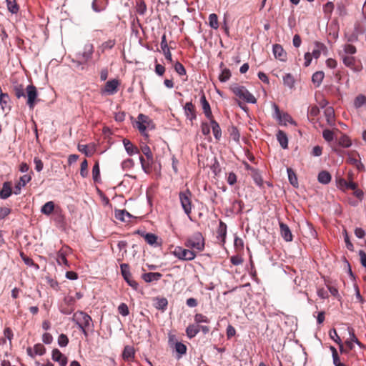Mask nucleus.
Instances as JSON below:
<instances>
[{"instance_id":"obj_47","label":"nucleus","mask_w":366,"mask_h":366,"mask_svg":"<svg viewBox=\"0 0 366 366\" xmlns=\"http://www.w3.org/2000/svg\"><path fill=\"white\" fill-rule=\"evenodd\" d=\"M209 26L212 28H213L214 29H218V27H219V22H218V17H217V14H211L209 16Z\"/></svg>"},{"instance_id":"obj_62","label":"nucleus","mask_w":366,"mask_h":366,"mask_svg":"<svg viewBox=\"0 0 366 366\" xmlns=\"http://www.w3.org/2000/svg\"><path fill=\"white\" fill-rule=\"evenodd\" d=\"M175 350L179 354L184 355L187 352V347L183 343L178 342L175 344Z\"/></svg>"},{"instance_id":"obj_46","label":"nucleus","mask_w":366,"mask_h":366,"mask_svg":"<svg viewBox=\"0 0 366 366\" xmlns=\"http://www.w3.org/2000/svg\"><path fill=\"white\" fill-rule=\"evenodd\" d=\"M9 101H10V98H9L8 94L1 92V94H0V104L3 109H4L5 107H9Z\"/></svg>"},{"instance_id":"obj_25","label":"nucleus","mask_w":366,"mask_h":366,"mask_svg":"<svg viewBox=\"0 0 366 366\" xmlns=\"http://www.w3.org/2000/svg\"><path fill=\"white\" fill-rule=\"evenodd\" d=\"M168 301L165 297H156L154 299V307L159 310L164 311L167 309Z\"/></svg>"},{"instance_id":"obj_52","label":"nucleus","mask_w":366,"mask_h":366,"mask_svg":"<svg viewBox=\"0 0 366 366\" xmlns=\"http://www.w3.org/2000/svg\"><path fill=\"white\" fill-rule=\"evenodd\" d=\"M174 69L175 71L179 75H186V69L182 64L179 61H177L174 65Z\"/></svg>"},{"instance_id":"obj_15","label":"nucleus","mask_w":366,"mask_h":366,"mask_svg":"<svg viewBox=\"0 0 366 366\" xmlns=\"http://www.w3.org/2000/svg\"><path fill=\"white\" fill-rule=\"evenodd\" d=\"M119 86V81L117 79H112L108 81L104 86V89L103 90L104 93L112 95L115 94L117 92V88Z\"/></svg>"},{"instance_id":"obj_12","label":"nucleus","mask_w":366,"mask_h":366,"mask_svg":"<svg viewBox=\"0 0 366 366\" xmlns=\"http://www.w3.org/2000/svg\"><path fill=\"white\" fill-rule=\"evenodd\" d=\"M200 104L202 105L203 113L204 114L205 117L208 119H212V118H214L210 105L208 101L207 100L204 92H202V96L200 97Z\"/></svg>"},{"instance_id":"obj_55","label":"nucleus","mask_w":366,"mask_h":366,"mask_svg":"<svg viewBox=\"0 0 366 366\" xmlns=\"http://www.w3.org/2000/svg\"><path fill=\"white\" fill-rule=\"evenodd\" d=\"M210 123L208 122H202L201 124V132L203 135L209 136L210 135Z\"/></svg>"},{"instance_id":"obj_5","label":"nucleus","mask_w":366,"mask_h":366,"mask_svg":"<svg viewBox=\"0 0 366 366\" xmlns=\"http://www.w3.org/2000/svg\"><path fill=\"white\" fill-rule=\"evenodd\" d=\"M72 320L78 325L79 328L94 327L92 317L83 311H76L74 313Z\"/></svg>"},{"instance_id":"obj_42","label":"nucleus","mask_w":366,"mask_h":366,"mask_svg":"<svg viewBox=\"0 0 366 366\" xmlns=\"http://www.w3.org/2000/svg\"><path fill=\"white\" fill-rule=\"evenodd\" d=\"M320 114V109L316 105L311 106L308 108V118L313 120Z\"/></svg>"},{"instance_id":"obj_7","label":"nucleus","mask_w":366,"mask_h":366,"mask_svg":"<svg viewBox=\"0 0 366 366\" xmlns=\"http://www.w3.org/2000/svg\"><path fill=\"white\" fill-rule=\"evenodd\" d=\"M137 118L138 121L137 122V127L142 134H144L147 129H154V124L149 117L140 114Z\"/></svg>"},{"instance_id":"obj_13","label":"nucleus","mask_w":366,"mask_h":366,"mask_svg":"<svg viewBox=\"0 0 366 366\" xmlns=\"http://www.w3.org/2000/svg\"><path fill=\"white\" fill-rule=\"evenodd\" d=\"M137 233L141 234L145 241L151 246L159 247L162 245V242H158L159 237L153 233H146L137 231Z\"/></svg>"},{"instance_id":"obj_23","label":"nucleus","mask_w":366,"mask_h":366,"mask_svg":"<svg viewBox=\"0 0 366 366\" xmlns=\"http://www.w3.org/2000/svg\"><path fill=\"white\" fill-rule=\"evenodd\" d=\"M162 274L159 272H147L144 273L142 276L146 282H157L161 279Z\"/></svg>"},{"instance_id":"obj_6","label":"nucleus","mask_w":366,"mask_h":366,"mask_svg":"<svg viewBox=\"0 0 366 366\" xmlns=\"http://www.w3.org/2000/svg\"><path fill=\"white\" fill-rule=\"evenodd\" d=\"M173 254L179 259L184 261L193 260L197 256L194 251L182 247H176L173 251Z\"/></svg>"},{"instance_id":"obj_57","label":"nucleus","mask_w":366,"mask_h":366,"mask_svg":"<svg viewBox=\"0 0 366 366\" xmlns=\"http://www.w3.org/2000/svg\"><path fill=\"white\" fill-rule=\"evenodd\" d=\"M35 355H43L46 352V348L42 344H36L34 346Z\"/></svg>"},{"instance_id":"obj_10","label":"nucleus","mask_w":366,"mask_h":366,"mask_svg":"<svg viewBox=\"0 0 366 366\" xmlns=\"http://www.w3.org/2000/svg\"><path fill=\"white\" fill-rule=\"evenodd\" d=\"M342 59L344 64L354 71L358 72L362 70V66L360 64H357V61L354 56L342 55Z\"/></svg>"},{"instance_id":"obj_30","label":"nucleus","mask_w":366,"mask_h":366,"mask_svg":"<svg viewBox=\"0 0 366 366\" xmlns=\"http://www.w3.org/2000/svg\"><path fill=\"white\" fill-rule=\"evenodd\" d=\"M55 205L54 202L49 201L45 203L41 209V212L45 215H50L54 210Z\"/></svg>"},{"instance_id":"obj_21","label":"nucleus","mask_w":366,"mask_h":366,"mask_svg":"<svg viewBox=\"0 0 366 366\" xmlns=\"http://www.w3.org/2000/svg\"><path fill=\"white\" fill-rule=\"evenodd\" d=\"M200 331V325L196 323L189 325L186 328V335L188 338L194 337Z\"/></svg>"},{"instance_id":"obj_54","label":"nucleus","mask_w":366,"mask_h":366,"mask_svg":"<svg viewBox=\"0 0 366 366\" xmlns=\"http://www.w3.org/2000/svg\"><path fill=\"white\" fill-rule=\"evenodd\" d=\"M78 150L84 154L87 157H91L93 154V152L90 151L88 149V146L85 144H78L77 147Z\"/></svg>"},{"instance_id":"obj_2","label":"nucleus","mask_w":366,"mask_h":366,"mask_svg":"<svg viewBox=\"0 0 366 366\" xmlns=\"http://www.w3.org/2000/svg\"><path fill=\"white\" fill-rule=\"evenodd\" d=\"M184 245L186 247L192 249L196 253L200 252L204 249V238L201 232H194L192 236L186 239Z\"/></svg>"},{"instance_id":"obj_37","label":"nucleus","mask_w":366,"mask_h":366,"mask_svg":"<svg viewBox=\"0 0 366 366\" xmlns=\"http://www.w3.org/2000/svg\"><path fill=\"white\" fill-rule=\"evenodd\" d=\"M326 49L325 46L320 42H315V48L312 50V56L315 58L318 59L321 54L322 50Z\"/></svg>"},{"instance_id":"obj_22","label":"nucleus","mask_w":366,"mask_h":366,"mask_svg":"<svg viewBox=\"0 0 366 366\" xmlns=\"http://www.w3.org/2000/svg\"><path fill=\"white\" fill-rule=\"evenodd\" d=\"M212 129L213 134L217 140H219L222 137V129L217 122L214 118L209 119Z\"/></svg>"},{"instance_id":"obj_35","label":"nucleus","mask_w":366,"mask_h":366,"mask_svg":"<svg viewBox=\"0 0 366 366\" xmlns=\"http://www.w3.org/2000/svg\"><path fill=\"white\" fill-rule=\"evenodd\" d=\"M347 331L350 337L346 340L351 341V342L356 343L360 347H363L364 345L358 340L357 337L355 334L354 329L351 327H347Z\"/></svg>"},{"instance_id":"obj_41","label":"nucleus","mask_w":366,"mask_h":366,"mask_svg":"<svg viewBox=\"0 0 366 366\" xmlns=\"http://www.w3.org/2000/svg\"><path fill=\"white\" fill-rule=\"evenodd\" d=\"M92 177L95 182H98L100 179V169L98 162H96L92 168Z\"/></svg>"},{"instance_id":"obj_43","label":"nucleus","mask_w":366,"mask_h":366,"mask_svg":"<svg viewBox=\"0 0 366 366\" xmlns=\"http://www.w3.org/2000/svg\"><path fill=\"white\" fill-rule=\"evenodd\" d=\"M347 155H348V158H347V162L349 164L355 165V164L357 163V162H358L357 157H359V154L357 152H355V151L348 152Z\"/></svg>"},{"instance_id":"obj_36","label":"nucleus","mask_w":366,"mask_h":366,"mask_svg":"<svg viewBox=\"0 0 366 366\" xmlns=\"http://www.w3.org/2000/svg\"><path fill=\"white\" fill-rule=\"evenodd\" d=\"M115 217L117 219L121 220L122 222H129L131 215L126 210H117L115 212Z\"/></svg>"},{"instance_id":"obj_48","label":"nucleus","mask_w":366,"mask_h":366,"mask_svg":"<svg viewBox=\"0 0 366 366\" xmlns=\"http://www.w3.org/2000/svg\"><path fill=\"white\" fill-rule=\"evenodd\" d=\"M283 81H284L285 85L287 86L290 88L293 87L294 84H295L294 77L290 74H287L285 76H284Z\"/></svg>"},{"instance_id":"obj_51","label":"nucleus","mask_w":366,"mask_h":366,"mask_svg":"<svg viewBox=\"0 0 366 366\" xmlns=\"http://www.w3.org/2000/svg\"><path fill=\"white\" fill-rule=\"evenodd\" d=\"M287 173H288L289 180H290V182L291 183V184H292L293 186H297L298 182H297V177H296L295 172L292 171V169L289 168V169H287Z\"/></svg>"},{"instance_id":"obj_24","label":"nucleus","mask_w":366,"mask_h":366,"mask_svg":"<svg viewBox=\"0 0 366 366\" xmlns=\"http://www.w3.org/2000/svg\"><path fill=\"white\" fill-rule=\"evenodd\" d=\"M277 139L282 149L288 147V138L285 132L279 130L277 133Z\"/></svg>"},{"instance_id":"obj_29","label":"nucleus","mask_w":366,"mask_h":366,"mask_svg":"<svg viewBox=\"0 0 366 366\" xmlns=\"http://www.w3.org/2000/svg\"><path fill=\"white\" fill-rule=\"evenodd\" d=\"M7 9L9 12L16 14L19 11L20 7L17 0H6Z\"/></svg>"},{"instance_id":"obj_44","label":"nucleus","mask_w":366,"mask_h":366,"mask_svg":"<svg viewBox=\"0 0 366 366\" xmlns=\"http://www.w3.org/2000/svg\"><path fill=\"white\" fill-rule=\"evenodd\" d=\"M116 44L115 39H109L102 44L100 49L102 52H104L106 50L112 49Z\"/></svg>"},{"instance_id":"obj_49","label":"nucleus","mask_w":366,"mask_h":366,"mask_svg":"<svg viewBox=\"0 0 366 366\" xmlns=\"http://www.w3.org/2000/svg\"><path fill=\"white\" fill-rule=\"evenodd\" d=\"M230 76H231V72H230L229 69H224L222 71L221 74H219V79L222 82H225L229 79Z\"/></svg>"},{"instance_id":"obj_56","label":"nucleus","mask_w":366,"mask_h":366,"mask_svg":"<svg viewBox=\"0 0 366 366\" xmlns=\"http://www.w3.org/2000/svg\"><path fill=\"white\" fill-rule=\"evenodd\" d=\"M118 312L122 316H127L129 314L128 306L125 303H121L118 307Z\"/></svg>"},{"instance_id":"obj_4","label":"nucleus","mask_w":366,"mask_h":366,"mask_svg":"<svg viewBox=\"0 0 366 366\" xmlns=\"http://www.w3.org/2000/svg\"><path fill=\"white\" fill-rule=\"evenodd\" d=\"M230 90L239 99L247 103L254 104L256 98L243 86L234 84L230 86Z\"/></svg>"},{"instance_id":"obj_27","label":"nucleus","mask_w":366,"mask_h":366,"mask_svg":"<svg viewBox=\"0 0 366 366\" xmlns=\"http://www.w3.org/2000/svg\"><path fill=\"white\" fill-rule=\"evenodd\" d=\"M11 183L9 182H4L2 189L0 191V197L1 199H7L11 194Z\"/></svg>"},{"instance_id":"obj_58","label":"nucleus","mask_w":366,"mask_h":366,"mask_svg":"<svg viewBox=\"0 0 366 366\" xmlns=\"http://www.w3.org/2000/svg\"><path fill=\"white\" fill-rule=\"evenodd\" d=\"M134 165V162L132 159H127L122 163V167L124 170H129Z\"/></svg>"},{"instance_id":"obj_40","label":"nucleus","mask_w":366,"mask_h":366,"mask_svg":"<svg viewBox=\"0 0 366 366\" xmlns=\"http://www.w3.org/2000/svg\"><path fill=\"white\" fill-rule=\"evenodd\" d=\"M366 104V97L363 94L357 95L354 100V106L358 109Z\"/></svg>"},{"instance_id":"obj_16","label":"nucleus","mask_w":366,"mask_h":366,"mask_svg":"<svg viewBox=\"0 0 366 366\" xmlns=\"http://www.w3.org/2000/svg\"><path fill=\"white\" fill-rule=\"evenodd\" d=\"M217 238L219 241V244L223 245L225 243L227 235V224L222 221L219 222V227L217 229Z\"/></svg>"},{"instance_id":"obj_50","label":"nucleus","mask_w":366,"mask_h":366,"mask_svg":"<svg viewBox=\"0 0 366 366\" xmlns=\"http://www.w3.org/2000/svg\"><path fill=\"white\" fill-rule=\"evenodd\" d=\"M88 162L86 159H84L81 163V168H80V175L83 177V178H85L88 176Z\"/></svg>"},{"instance_id":"obj_53","label":"nucleus","mask_w":366,"mask_h":366,"mask_svg":"<svg viewBox=\"0 0 366 366\" xmlns=\"http://www.w3.org/2000/svg\"><path fill=\"white\" fill-rule=\"evenodd\" d=\"M64 303L72 308L75 309V303H76V299L74 297L71 295H67L64 298Z\"/></svg>"},{"instance_id":"obj_20","label":"nucleus","mask_w":366,"mask_h":366,"mask_svg":"<svg viewBox=\"0 0 366 366\" xmlns=\"http://www.w3.org/2000/svg\"><path fill=\"white\" fill-rule=\"evenodd\" d=\"M273 54L275 58L280 61H285L287 58V53L280 44H276L273 45Z\"/></svg>"},{"instance_id":"obj_61","label":"nucleus","mask_w":366,"mask_h":366,"mask_svg":"<svg viewBox=\"0 0 366 366\" xmlns=\"http://www.w3.org/2000/svg\"><path fill=\"white\" fill-rule=\"evenodd\" d=\"M330 337L337 344H340V341H342L341 338L337 335V332L335 329H332L329 332Z\"/></svg>"},{"instance_id":"obj_3","label":"nucleus","mask_w":366,"mask_h":366,"mask_svg":"<svg viewBox=\"0 0 366 366\" xmlns=\"http://www.w3.org/2000/svg\"><path fill=\"white\" fill-rule=\"evenodd\" d=\"M192 194L189 189L181 191L179 193V199L181 206L189 218H191V214L194 204H192Z\"/></svg>"},{"instance_id":"obj_1","label":"nucleus","mask_w":366,"mask_h":366,"mask_svg":"<svg viewBox=\"0 0 366 366\" xmlns=\"http://www.w3.org/2000/svg\"><path fill=\"white\" fill-rule=\"evenodd\" d=\"M14 94L17 98L27 97V104L31 109H33L38 99V92L35 86L28 85L26 89L21 84L14 86Z\"/></svg>"},{"instance_id":"obj_33","label":"nucleus","mask_w":366,"mask_h":366,"mask_svg":"<svg viewBox=\"0 0 366 366\" xmlns=\"http://www.w3.org/2000/svg\"><path fill=\"white\" fill-rule=\"evenodd\" d=\"M134 356V348L131 346H125L123 350L122 357L124 360L129 361Z\"/></svg>"},{"instance_id":"obj_60","label":"nucleus","mask_w":366,"mask_h":366,"mask_svg":"<svg viewBox=\"0 0 366 366\" xmlns=\"http://www.w3.org/2000/svg\"><path fill=\"white\" fill-rule=\"evenodd\" d=\"M69 343V339L64 334H61L58 337V344L60 347H66Z\"/></svg>"},{"instance_id":"obj_64","label":"nucleus","mask_w":366,"mask_h":366,"mask_svg":"<svg viewBox=\"0 0 366 366\" xmlns=\"http://www.w3.org/2000/svg\"><path fill=\"white\" fill-rule=\"evenodd\" d=\"M237 175L233 172H231L227 174V182L229 185H234L237 182Z\"/></svg>"},{"instance_id":"obj_26","label":"nucleus","mask_w":366,"mask_h":366,"mask_svg":"<svg viewBox=\"0 0 366 366\" xmlns=\"http://www.w3.org/2000/svg\"><path fill=\"white\" fill-rule=\"evenodd\" d=\"M124 148L129 155H133L139 152V149L135 147L129 139L123 140Z\"/></svg>"},{"instance_id":"obj_31","label":"nucleus","mask_w":366,"mask_h":366,"mask_svg":"<svg viewBox=\"0 0 366 366\" xmlns=\"http://www.w3.org/2000/svg\"><path fill=\"white\" fill-rule=\"evenodd\" d=\"M332 179L331 174L327 171H322L319 173L317 179L319 182L327 184L330 182Z\"/></svg>"},{"instance_id":"obj_59","label":"nucleus","mask_w":366,"mask_h":366,"mask_svg":"<svg viewBox=\"0 0 366 366\" xmlns=\"http://www.w3.org/2000/svg\"><path fill=\"white\" fill-rule=\"evenodd\" d=\"M229 132H230V136L232 138V139L235 142H239L240 134H239L238 129L235 127H232L229 130Z\"/></svg>"},{"instance_id":"obj_9","label":"nucleus","mask_w":366,"mask_h":366,"mask_svg":"<svg viewBox=\"0 0 366 366\" xmlns=\"http://www.w3.org/2000/svg\"><path fill=\"white\" fill-rule=\"evenodd\" d=\"M71 252V248L68 246L62 247L56 254V262L59 265H64L69 267L66 256Z\"/></svg>"},{"instance_id":"obj_8","label":"nucleus","mask_w":366,"mask_h":366,"mask_svg":"<svg viewBox=\"0 0 366 366\" xmlns=\"http://www.w3.org/2000/svg\"><path fill=\"white\" fill-rule=\"evenodd\" d=\"M122 274L128 285L132 287L134 290H137L139 287V284L132 278V274L129 271V267L127 264H122L120 265Z\"/></svg>"},{"instance_id":"obj_17","label":"nucleus","mask_w":366,"mask_h":366,"mask_svg":"<svg viewBox=\"0 0 366 366\" xmlns=\"http://www.w3.org/2000/svg\"><path fill=\"white\" fill-rule=\"evenodd\" d=\"M280 234H281V236L282 237V238L286 242L292 241L293 236H292V234L291 230L290 229L289 227L283 222H280Z\"/></svg>"},{"instance_id":"obj_32","label":"nucleus","mask_w":366,"mask_h":366,"mask_svg":"<svg viewBox=\"0 0 366 366\" xmlns=\"http://www.w3.org/2000/svg\"><path fill=\"white\" fill-rule=\"evenodd\" d=\"M147 11V6L146 3L144 0H137L136 1V11L142 15L144 16L146 14Z\"/></svg>"},{"instance_id":"obj_14","label":"nucleus","mask_w":366,"mask_h":366,"mask_svg":"<svg viewBox=\"0 0 366 366\" xmlns=\"http://www.w3.org/2000/svg\"><path fill=\"white\" fill-rule=\"evenodd\" d=\"M187 118L192 122L197 118L196 109L192 102H187L184 107Z\"/></svg>"},{"instance_id":"obj_34","label":"nucleus","mask_w":366,"mask_h":366,"mask_svg":"<svg viewBox=\"0 0 366 366\" xmlns=\"http://www.w3.org/2000/svg\"><path fill=\"white\" fill-rule=\"evenodd\" d=\"M327 122L332 126L335 124V112L332 108L328 107L325 110Z\"/></svg>"},{"instance_id":"obj_38","label":"nucleus","mask_w":366,"mask_h":366,"mask_svg":"<svg viewBox=\"0 0 366 366\" xmlns=\"http://www.w3.org/2000/svg\"><path fill=\"white\" fill-rule=\"evenodd\" d=\"M325 74L323 71H316L312 76V82L316 84V86H319L324 79Z\"/></svg>"},{"instance_id":"obj_45","label":"nucleus","mask_w":366,"mask_h":366,"mask_svg":"<svg viewBox=\"0 0 366 366\" xmlns=\"http://www.w3.org/2000/svg\"><path fill=\"white\" fill-rule=\"evenodd\" d=\"M338 142L340 146L345 148L350 147L352 144L350 139L345 134H342L340 137Z\"/></svg>"},{"instance_id":"obj_63","label":"nucleus","mask_w":366,"mask_h":366,"mask_svg":"<svg viewBox=\"0 0 366 366\" xmlns=\"http://www.w3.org/2000/svg\"><path fill=\"white\" fill-rule=\"evenodd\" d=\"M141 150L143 152V154L146 156V158L149 160H151L152 158H153V154L152 153V151L147 145H144L141 147Z\"/></svg>"},{"instance_id":"obj_39","label":"nucleus","mask_w":366,"mask_h":366,"mask_svg":"<svg viewBox=\"0 0 366 366\" xmlns=\"http://www.w3.org/2000/svg\"><path fill=\"white\" fill-rule=\"evenodd\" d=\"M194 323L201 325L202 323H209V319L202 313H197L194 317Z\"/></svg>"},{"instance_id":"obj_28","label":"nucleus","mask_w":366,"mask_h":366,"mask_svg":"<svg viewBox=\"0 0 366 366\" xmlns=\"http://www.w3.org/2000/svg\"><path fill=\"white\" fill-rule=\"evenodd\" d=\"M139 160L141 162L142 169L147 174L150 173L152 171V164L154 162V159L152 158L151 160L145 159L142 156L139 157Z\"/></svg>"},{"instance_id":"obj_11","label":"nucleus","mask_w":366,"mask_h":366,"mask_svg":"<svg viewBox=\"0 0 366 366\" xmlns=\"http://www.w3.org/2000/svg\"><path fill=\"white\" fill-rule=\"evenodd\" d=\"M275 115L279 120L280 124L286 125L287 123L295 124V122L292 120V117L285 112H281L277 105H274Z\"/></svg>"},{"instance_id":"obj_18","label":"nucleus","mask_w":366,"mask_h":366,"mask_svg":"<svg viewBox=\"0 0 366 366\" xmlns=\"http://www.w3.org/2000/svg\"><path fill=\"white\" fill-rule=\"evenodd\" d=\"M93 53L92 46L88 49H85V51L81 54H79L76 56L77 61L80 64H85L91 59Z\"/></svg>"},{"instance_id":"obj_19","label":"nucleus","mask_w":366,"mask_h":366,"mask_svg":"<svg viewBox=\"0 0 366 366\" xmlns=\"http://www.w3.org/2000/svg\"><path fill=\"white\" fill-rule=\"evenodd\" d=\"M52 360L59 362L61 366H66L67 364V357H65L58 349L52 350Z\"/></svg>"}]
</instances>
